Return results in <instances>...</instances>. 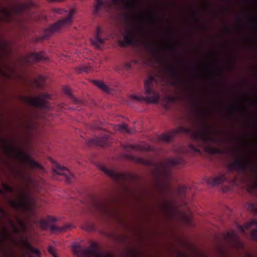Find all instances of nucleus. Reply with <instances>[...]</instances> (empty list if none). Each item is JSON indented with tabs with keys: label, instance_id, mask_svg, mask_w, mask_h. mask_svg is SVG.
Segmentation results:
<instances>
[{
	"label": "nucleus",
	"instance_id": "obj_42",
	"mask_svg": "<svg viewBox=\"0 0 257 257\" xmlns=\"http://www.w3.org/2000/svg\"><path fill=\"white\" fill-rule=\"evenodd\" d=\"M224 31L226 33L229 34L231 32L230 29L227 27L225 26L224 28Z\"/></svg>",
	"mask_w": 257,
	"mask_h": 257
},
{
	"label": "nucleus",
	"instance_id": "obj_43",
	"mask_svg": "<svg viewBox=\"0 0 257 257\" xmlns=\"http://www.w3.org/2000/svg\"><path fill=\"white\" fill-rule=\"evenodd\" d=\"M190 147L192 150H193L194 151H195V152H200V151L199 150V149H198L197 147H196L194 146L193 145H190Z\"/></svg>",
	"mask_w": 257,
	"mask_h": 257
},
{
	"label": "nucleus",
	"instance_id": "obj_26",
	"mask_svg": "<svg viewBox=\"0 0 257 257\" xmlns=\"http://www.w3.org/2000/svg\"><path fill=\"white\" fill-rule=\"evenodd\" d=\"M64 92L73 101V102L76 104H78L82 102L81 99L76 98L72 93L71 90L70 88L68 86H65L63 88Z\"/></svg>",
	"mask_w": 257,
	"mask_h": 257
},
{
	"label": "nucleus",
	"instance_id": "obj_40",
	"mask_svg": "<svg viewBox=\"0 0 257 257\" xmlns=\"http://www.w3.org/2000/svg\"><path fill=\"white\" fill-rule=\"evenodd\" d=\"M0 212L4 215V216H7V213L5 209L0 207Z\"/></svg>",
	"mask_w": 257,
	"mask_h": 257
},
{
	"label": "nucleus",
	"instance_id": "obj_56",
	"mask_svg": "<svg viewBox=\"0 0 257 257\" xmlns=\"http://www.w3.org/2000/svg\"><path fill=\"white\" fill-rule=\"evenodd\" d=\"M4 232L5 234H7L8 233L6 229L4 230Z\"/></svg>",
	"mask_w": 257,
	"mask_h": 257
},
{
	"label": "nucleus",
	"instance_id": "obj_33",
	"mask_svg": "<svg viewBox=\"0 0 257 257\" xmlns=\"http://www.w3.org/2000/svg\"><path fill=\"white\" fill-rule=\"evenodd\" d=\"M98 208L100 210V211L105 214H109V209L108 207L104 204L99 203L98 204Z\"/></svg>",
	"mask_w": 257,
	"mask_h": 257
},
{
	"label": "nucleus",
	"instance_id": "obj_29",
	"mask_svg": "<svg viewBox=\"0 0 257 257\" xmlns=\"http://www.w3.org/2000/svg\"><path fill=\"white\" fill-rule=\"evenodd\" d=\"M93 84L96 85L99 88L101 89L103 91L109 93L110 88L105 85L104 82L102 81L93 80Z\"/></svg>",
	"mask_w": 257,
	"mask_h": 257
},
{
	"label": "nucleus",
	"instance_id": "obj_4",
	"mask_svg": "<svg viewBox=\"0 0 257 257\" xmlns=\"http://www.w3.org/2000/svg\"><path fill=\"white\" fill-rule=\"evenodd\" d=\"M2 187L6 192L16 193L18 195L19 198L17 200L9 201V204L13 209L17 211L28 209L30 206V197L28 194H25L21 188L16 191L13 187L6 183H3Z\"/></svg>",
	"mask_w": 257,
	"mask_h": 257
},
{
	"label": "nucleus",
	"instance_id": "obj_16",
	"mask_svg": "<svg viewBox=\"0 0 257 257\" xmlns=\"http://www.w3.org/2000/svg\"><path fill=\"white\" fill-rule=\"evenodd\" d=\"M18 157L23 161L26 162L30 167L32 168H39L42 169L43 167L37 162L31 159L26 153L23 152H18Z\"/></svg>",
	"mask_w": 257,
	"mask_h": 257
},
{
	"label": "nucleus",
	"instance_id": "obj_24",
	"mask_svg": "<svg viewBox=\"0 0 257 257\" xmlns=\"http://www.w3.org/2000/svg\"><path fill=\"white\" fill-rule=\"evenodd\" d=\"M24 244L25 248L31 253L36 255L37 257H41V253L39 249L32 246L30 243L27 240L24 241Z\"/></svg>",
	"mask_w": 257,
	"mask_h": 257
},
{
	"label": "nucleus",
	"instance_id": "obj_60",
	"mask_svg": "<svg viewBox=\"0 0 257 257\" xmlns=\"http://www.w3.org/2000/svg\"><path fill=\"white\" fill-rule=\"evenodd\" d=\"M169 47H170V48H172V46H169Z\"/></svg>",
	"mask_w": 257,
	"mask_h": 257
},
{
	"label": "nucleus",
	"instance_id": "obj_3",
	"mask_svg": "<svg viewBox=\"0 0 257 257\" xmlns=\"http://www.w3.org/2000/svg\"><path fill=\"white\" fill-rule=\"evenodd\" d=\"M156 83L155 78L154 76H149L148 79L144 81L146 96L132 95L131 98L141 102L158 103L160 99V94L155 89V85Z\"/></svg>",
	"mask_w": 257,
	"mask_h": 257
},
{
	"label": "nucleus",
	"instance_id": "obj_38",
	"mask_svg": "<svg viewBox=\"0 0 257 257\" xmlns=\"http://www.w3.org/2000/svg\"><path fill=\"white\" fill-rule=\"evenodd\" d=\"M210 151L211 153H214V154H221L222 153V151L218 148H210Z\"/></svg>",
	"mask_w": 257,
	"mask_h": 257
},
{
	"label": "nucleus",
	"instance_id": "obj_47",
	"mask_svg": "<svg viewBox=\"0 0 257 257\" xmlns=\"http://www.w3.org/2000/svg\"><path fill=\"white\" fill-rule=\"evenodd\" d=\"M194 18L197 23H200V20L196 17V14H194Z\"/></svg>",
	"mask_w": 257,
	"mask_h": 257
},
{
	"label": "nucleus",
	"instance_id": "obj_59",
	"mask_svg": "<svg viewBox=\"0 0 257 257\" xmlns=\"http://www.w3.org/2000/svg\"><path fill=\"white\" fill-rule=\"evenodd\" d=\"M195 104L196 105H198V104H197L196 102H195Z\"/></svg>",
	"mask_w": 257,
	"mask_h": 257
},
{
	"label": "nucleus",
	"instance_id": "obj_53",
	"mask_svg": "<svg viewBox=\"0 0 257 257\" xmlns=\"http://www.w3.org/2000/svg\"><path fill=\"white\" fill-rule=\"evenodd\" d=\"M28 180L29 181V182H31L32 181V178L30 176H28Z\"/></svg>",
	"mask_w": 257,
	"mask_h": 257
},
{
	"label": "nucleus",
	"instance_id": "obj_41",
	"mask_svg": "<svg viewBox=\"0 0 257 257\" xmlns=\"http://www.w3.org/2000/svg\"><path fill=\"white\" fill-rule=\"evenodd\" d=\"M11 223L15 232L18 233L19 232V229L17 228V227L14 225V224L12 221H11Z\"/></svg>",
	"mask_w": 257,
	"mask_h": 257
},
{
	"label": "nucleus",
	"instance_id": "obj_48",
	"mask_svg": "<svg viewBox=\"0 0 257 257\" xmlns=\"http://www.w3.org/2000/svg\"><path fill=\"white\" fill-rule=\"evenodd\" d=\"M18 219V221L19 222V223L21 225L24 226V224H23V223L22 222V221H21L19 218H18V219Z\"/></svg>",
	"mask_w": 257,
	"mask_h": 257
},
{
	"label": "nucleus",
	"instance_id": "obj_6",
	"mask_svg": "<svg viewBox=\"0 0 257 257\" xmlns=\"http://www.w3.org/2000/svg\"><path fill=\"white\" fill-rule=\"evenodd\" d=\"M74 13V11H71L69 13L68 16L59 20L46 29L44 32V38L48 37L52 33L59 31L61 27L70 25L72 23V17Z\"/></svg>",
	"mask_w": 257,
	"mask_h": 257
},
{
	"label": "nucleus",
	"instance_id": "obj_21",
	"mask_svg": "<svg viewBox=\"0 0 257 257\" xmlns=\"http://www.w3.org/2000/svg\"><path fill=\"white\" fill-rule=\"evenodd\" d=\"M125 156L127 159L131 160L137 163L149 166L152 165V162L150 160H146L139 157H137L129 154H126L125 155Z\"/></svg>",
	"mask_w": 257,
	"mask_h": 257
},
{
	"label": "nucleus",
	"instance_id": "obj_36",
	"mask_svg": "<svg viewBox=\"0 0 257 257\" xmlns=\"http://www.w3.org/2000/svg\"><path fill=\"white\" fill-rule=\"evenodd\" d=\"M48 251L53 257H59L55 251V248L52 246H49L48 247Z\"/></svg>",
	"mask_w": 257,
	"mask_h": 257
},
{
	"label": "nucleus",
	"instance_id": "obj_61",
	"mask_svg": "<svg viewBox=\"0 0 257 257\" xmlns=\"http://www.w3.org/2000/svg\"><path fill=\"white\" fill-rule=\"evenodd\" d=\"M232 62H233V63H234V60H232Z\"/></svg>",
	"mask_w": 257,
	"mask_h": 257
},
{
	"label": "nucleus",
	"instance_id": "obj_63",
	"mask_svg": "<svg viewBox=\"0 0 257 257\" xmlns=\"http://www.w3.org/2000/svg\"><path fill=\"white\" fill-rule=\"evenodd\" d=\"M255 121L257 122V119H255Z\"/></svg>",
	"mask_w": 257,
	"mask_h": 257
},
{
	"label": "nucleus",
	"instance_id": "obj_30",
	"mask_svg": "<svg viewBox=\"0 0 257 257\" xmlns=\"http://www.w3.org/2000/svg\"><path fill=\"white\" fill-rule=\"evenodd\" d=\"M45 78L44 76H39L37 79L35 80V83L37 87L40 89H43L45 86Z\"/></svg>",
	"mask_w": 257,
	"mask_h": 257
},
{
	"label": "nucleus",
	"instance_id": "obj_37",
	"mask_svg": "<svg viewBox=\"0 0 257 257\" xmlns=\"http://www.w3.org/2000/svg\"><path fill=\"white\" fill-rule=\"evenodd\" d=\"M25 127L28 130V135H30V131L34 128V124L31 122H27L25 124Z\"/></svg>",
	"mask_w": 257,
	"mask_h": 257
},
{
	"label": "nucleus",
	"instance_id": "obj_49",
	"mask_svg": "<svg viewBox=\"0 0 257 257\" xmlns=\"http://www.w3.org/2000/svg\"><path fill=\"white\" fill-rule=\"evenodd\" d=\"M131 64H130L129 63H127V64H126V68H127V69H130V68H131Z\"/></svg>",
	"mask_w": 257,
	"mask_h": 257
},
{
	"label": "nucleus",
	"instance_id": "obj_19",
	"mask_svg": "<svg viewBox=\"0 0 257 257\" xmlns=\"http://www.w3.org/2000/svg\"><path fill=\"white\" fill-rule=\"evenodd\" d=\"M28 61L29 62H39L41 61H45L47 59L45 53L44 51H41L39 53L32 52L29 55Z\"/></svg>",
	"mask_w": 257,
	"mask_h": 257
},
{
	"label": "nucleus",
	"instance_id": "obj_57",
	"mask_svg": "<svg viewBox=\"0 0 257 257\" xmlns=\"http://www.w3.org/2000/svg\"><path fill=\"white\" fill-rule=\"evenodd\" d=\"M254 41L256 42H257V37H255L254 38Z\"/></svg>",
	"mask_w": 257,
	"mask_h": 257
},
{
	"label": "nucleus",
	"instance_id": "obj_8",
	"mask_svg": "<svg viewBox=\"0 0 257 257\" xmlns=\"http://www.w3.org/2000/svg\"><path fill=\"white\" fill-rule=\"evenodd\" d=\"M142 30V29L139 27H133L125 30L123 43L134 46L139 43L141 40L140 35Z\"/></svg>",
	"mask_w": 257,
	"mask_h": 257
},
{
	"label": "nucleus",
	"instance_id": "obj_45",
	"mask_svg": "<svg viewBox=\"0 0 257 257\" xmlns=\"http://www.w3.org/2000/svg\"><path fill=\"white\" fill-rule=\"evenodd\" d=\"M250 102L252 104L256 105H257V100H253L250 101Z\"/></svg>",
	"mask_w": 257,
	"mask_h": 257
},
{
	"label": "nucleus",
	"instance_id": "obj_1",
	"mask_svg": "<svg viewBox=\"0 0 257 257\" xmlns=\"http://www.w3.org/2000/svg\"><path fill=\"white\" fill-rule=\"evenodd\" d=\"M199 113L200 117L192 118L190 119V127L178 126L168 134L160 135L159 139L169 143L175 136L184 133L190 136L193 140L204 145L215 143L216 139L212 136L214 131L206 122L204 119L207 112L204 110H200L199 111Z\"/></svg>",
	"mask_w": 257,
	"mask_h": 257
},
{
	"label": "nucleus",
	"instance_id": "obj_18",
	"mask_svg": "<svg viewBox=\"0 0 257 257\" xmlns=\"http://www.w3.org/2000/svg\"><path fill=\"white\" fill-rule=\"evenodd\" d=\"M226 180L227 178L223 174H220L219 176L215 177H206L205 178L206 182L212 186L221 184Z\"/></svg>",
	"mask_w": 257,
	"mask_h": 257
},
{
	"label": "nucleus",
	"instance_id": "obj_50",
	"mask_svg": "<svg viewBox=\"0 0 257 257\" xmlns=\"http://www.w3.org/2000/svg\"><path fill=\"white\" fill-rule=\"evenodd\" d=\"M165 18V16L164 14H162V17H159L158 18L160 19H164Z\"/></svg>",
	"mask_w": 257,
	"mask_h": 257
},
{
	"label": "nucleus",
	"instance_id": "obj_9",
	"mask_svg": "<svg viewBox=\"0 0 257 257\" xmlns=\"http://www.w3.org/2000/svg\"><path fill=\"white\" fill-rule=\"evenodd\" d=\"M51 99V96L50 94H43L41 96L27 98V101L35 107L48 109L49 108L48 100Z\"/></svg>",
	"mask_w": 257,
	"mask_h": 257
},
{
	"label": "nucleus",
	"instance_id": "obj_25",
	"mask_svg": "<svg viewBox=\"0 0 257 257\" xmlns=\"http://www.w3.org/2000/svg\"><path fill=\"white\" fill-rule=\"evenodd\" d=\"M115 128L121 132L126 133L129 134H132L136 132L135 128H128L125 123L118 124L115 126Z\"/></svg>",
	"mask_w": 257,
	"mask_h": 257
},
{
	"label": "nucleus",
	"instance_id": "obj_10",
	"mask_svg": "<svg viewBox=\"0 0 257 257\" xmlns=\"http://www.w3.org/2000/svg\"><path fill=\"white\" fill-rule=\"evenodd\" d=\"M185 163L184 160L180 157L172 158H167L164 161L157 165V167L160 171L166 172L169 171L171 168L176 167Z\"/></svg>",
	"mask_w": 257,
	"mask_h": 257
},
{
	"label": "nucleus",
	"instance_id": "obj_13",
	"mask_svg": "<svg viewBox=\"0 0 257 257\" xmlns=\"http://www.w3.org/2000/svg\"><path fill=\"white\" fill-rule=\"evenodd\" d=\"M231 168L241 172H245L251 167V162L245 157L236 159L231 165Z\"/></svg>",
	"mask_w": 257,
	"mask_h": 257
},
{
	"label": "nucleus",
	"instance_id": "obj_51",
	"mask_svg": "<svg viewBox=\"0 0 257 257\" xmlns=\"http://www.w3.org/2000/svg\"><path fill=\"white\" fill-rule=\"evenodd\" d=\"M4 194V190L0 188V194Z\"/></svg>",
	"mask_w": 257,
	"mask_h": 257
},
{
	"label": "nucleus",
	"instance_id": "obj_39",
	"mask_svg": "<svg viewBox=\"0 0 257 257\" xmlns=\"http://www.w3.org/2000/svg\"><path fill=\"white\" fill-rule=\"evenodd\" d=\"M187 190V187L186 186L179 187L178 188V192L181 195H183Z\"/></svg>",
	"mask_w": 257,
	"mask_h": 257
},
{
	"label": "nucleus",
	"instance_id": "obj_44",
	"mask_svg": "<svg viewBox=\"0 0 257 257\" xmlns=\"http://www.w3.org/2000/svg\"><path fill=\"white\" fill-rule=\"evenodd\" d=\"M251 188L253 190H255L257 189V181L255 183V184L251 186Z\"/></svg>",
	"mask_w": 257,
	"mask_h": 257
},
{
	"label": "nucleus",
	"instance_id": "obj_14",
	"mask_svg": "<svg viewBox=\"0 0 257 257\" xmlns=\"http://www.w3.org/2000/svg\"><path fill=\"white\" fill-rule=\"evenodd\" d=\"M255 227V229H253L251 230L250 235L251 238L254 240H257V220L253 219L250 222H248L245 223L244 226L239 225L238 226L239 229L244 234H246L245 230L249 229L252 226Z\"/></svg>",
	"mask_w": 257,
	"mask_h": 257
},
{
	"label": "nucleus",
	"instance_id": "obj_27",
	"mask_svg": "<svg viewBox=\"0 0 257 257\" xmlns=\"http://www.w3.org/2000/svg\"><path fill=\"white\" fill-rule=\"evenodd\" d=\"M111 4L116 7H119L121 4H125L127 3L128 7H132L133 3L132 0H110Z\"/></svg>",
	"mask_w": 257,
	"mask_h": 257
},
{
	"label": "nucleus",
	"instance_id": "obj_15",
	"mask_svg": "<svg viewBox=\"0 0 257 257\" xmlns=\"http://www.w3.org/2000/svg\"><path fill=\"white\" fill-rule=\"evenodd\" d=\"M100 169L105 174L107 175L113 180L116 182L124 180L126 178V175L125 174L116 173L113 170H109L105 166H101Z\"/></svg>",
	"mask_w": 257,
	"mask_h": 257
},
{
	"label": "nucleus",
	"instance_id": "obj_31",
	"mask_svg": "<svg viewBox=\"0 0 257 257\" xmlns=\"http://www.w3.org/2000/svg\"><path fill=\"white\" fill-rule=\"evenodd\" d=\"M224 238L226 239L233 240L237 239V236L234 230H232L230 232H227L225 235Z\"/></svg>",
	"mask_w": 257,
	"mask_h": 257
},
{
	"label": "nucleus",
	"instance_id": "obj_23",
	"mask_svg": "<svg viewBox=\"0 0 257 257\" xmlns=\"http://www.w3.org/2000/svg\"><path fill=\"white\" fill-rule=\"evenodd\" d=\"M146 47L149 52L153 56H160L158 47L149 43H146Z\"/></svg>",
	"mask_w": 257,
	"mask_h": 257
},
{
	"label": "nucleus",
	"instance_id": "obj_34",
	"mask_svg": "<svg viewBox=\"0 0 257 257\" xmlns=\"http://www.w3.org/2000/svg\"><path fill=\"white\" fill-rule=\"evenodd\" d=\"M90 70L91 68L89 66H82L78 69L77 72L78 73H81L82 72H84L86 73H88Z\"/></svg>",
	"mask_w": 257,
	"mask_h": 257
},
{
	"label": "nucleus",
	"instance_id": "obj_7",
	"mask_svg": "<svg viewBox=\"0 0 257 257\" xmlns=\"http://www.w3.org/2000/svg\"><path fill=\"white\" fill-rule=\"evenodd\" d=\"M74 253L80 257H102L98 250L97 245L92 242L89 247L83 249L77 245L74 248Z\"/></svg>",
	"mask_w": 257,
	"mask_h": 257
},
{
	"label": "nucleus",
	"instance_id": "obj_46",
	"mask_svg": "<svg viewBox=\"0 0 257 257\" xmlns=\"http://www.w3.org/2000/svg\"><path fill=\"white\" fill-rule=\"evenodd\" d=\"M63 0H49L50 2L55 3V2H61Z\"/></svg>",
	"mask_w": 257,
	"mask_h": 257
},
{
	"label": "nucleus",
	"instance_id": "obj_22",
	"mask_svg": "<svg viewBox=\"0 0 257 257\" xmlns=\"http://www.w3.org/2000/svg\"><path fill=\"white\" fill-rule=\"evenodd\" d=\"M108 136L104 135L101 138L92 139L90 143H95L99 146L104 147L108 145Z\"/></svg>",
	"mask_w": 257,
	"mask_h": 257
},
{
	"label": "nucleus",
	"instance_id": "obj_58",
	"mask_svg": "<svg viewBox=\"0 0 257 257\" xmlns=\"http://www.w3.org/2000/svg\"><path fill=\"white\" fill-rule=\"evenodd\" d=\"M169 100H171L173 99V98L172 97H169Z\"/></svg>",
	"mask_w": 257,
	"mask_h": 257
},
{
	"label": "nucleus",
	"instance_id": "obj_55",
	"mask_svg": "<svg viewBox=\"0 0 257 257\" xmlns=\"http://www.w3.org/2000/svg\"><path fill=\"white\" fill-rule=\"evenodd\" d=\"M13 150H16V149H15V148H13L10 149L9 150V151H10V152H11V151H13Z\"/></svg>",
	"mask_w": 257,
	"mask_h": 257
},
{
	"label": "nucleus",
	"instance_id": "obj_28",
	"mask_svg": "<svg viewBox=\"0 0 257 257\" xmlns=\"http://www.w3.org/2000/svg\"><path fill=\"white\" fill-rule=\"evenodd\" d=\"M123 149L126 151H131L132 150H146V151H150L151 150V147L150 146H147L144 148H142V147L140 146H137L135 145H126L124 146Z\"/></svg>",
	"mask_w": 257,
	"mask_h": 257
},
{
	"label": "nucleus",
	"instance_id": "obj_32",
	"mask_svg": "<svg viewBox=\"0 0 257 257\" xmlns=\"http://www.w3.org/2000/svg\"><path fill=\"white\" fill-rule=\"evenodd\" d=\"M247 209L250 212L257 214V204L254 203H248L247 204Z\"/></svg>",
	"mask_w": 257,
	"mask_h": 257
},
{
	"label": "nucleus",
	"instance_id": "obj_12",
	"mask_svg": "<svg viewBox=\"0 0 257 257\" xmlns=\"http://www.w3.org/2000/svg\"><path fill=\"white\" fill-rule=\"evenodd\" d=\"M56 221V219L50 216H48L47 220H42L40 222V224L41 227L44 229L50 228L52 231L63 232L67 231L69 228L71 227V225H68L64 226L62 227H59L54 225L49 224V222H54Z\"/></svg>",
	"mask_w": 257,
	"mask_h": 257
},
{
	"label": "nucleus",
	"instance_id": "obj_5",
	"mask_svg": "<svg viewBox=\"0 0 257 257\" xmlns=\"http://www.w3.org/2000/svg\"><path fill=\"white\" fill-rule=\"evenodd\" d=\"M162 69L163 75L166 77H169L177 80L182 83L187 90L189 89L188 85L185 83L182 77L180 69L176 66L169 65L165 60L162 62Z\"/></svg>",
	"mask_w": 257,
	"mask_h": 257
},
{
	"label": "nucleus",
	"instance_id": "obj_35",
	"mask_svg": "<svg viewBox=\"0 0 257 257\" xmlns=\"http://www.w3.org/2000/svg\"><path fill=\"white\" fill-rule=\"evenodd\" d=\"M247 21L251 24V27L254 30L255 35L257 34V22L252 21L248 17H246Z\"/></svg>",
	"mask_w": 257,
	"mask_h": 257
},
{
	"label": "nucleus",
	"instance_id": "obj_2",
	"mask_svg": "<svg viewBox=\"0 0 257 257\" xmlns=\"http://www.w3.org/2000/svg\"><path fill=\"white\" fill-rule=\"evenodd\" d=\"M32 3H22L12 6L10 9L4 6L0 7V22L9 24H18L24 25L22 18L25 12L28 11Z\"/></svg>",
	"mask_w": 257,
	"mask_h": 257
},
{
	"label": "nucleus",
	"instance_id": "obj_62",
	"mask_svg": "<svg viewBox=\"0 0 257 257\" xmlns=\"http://www.w3.org/2000/svg\"><path fill=\"white\" fill-rule=\"evenodd\" d=\"M239 244H240V245H242L241 243H240V242H239Z\"/></svg>",
	"mask_w": 257,
	"mask_h": 257
},
{
	"label": "nucleus",
	"instance_id": "obj_20",
	"mask_svg": "<svg viewBox=\"0 0 257 257\" xmlns=\"http://www.w3.org/2000/svg\"><path fill=\"white\" fill-rule=\"evenodd\" d=\"M102 31L100 27H98L96 29L95 37L94 39H91L90 41L92 45L97 48H100V46L104 42V39L101 38Z\"/></svg>",
	"mask_w": 257,
	"mask_h": 257
},
{
	"label": "nucleus",
	"instance_id": "obj_52",
	"mask_svg": "<svg viewBox=\"0 0 257 257\" xmlns=\"http://www.w3.org/2000/svg\"><path fill=\"white\" fill-rule=\"evenodd\" d=\"M238 108H238V107L237 106H236V105H234V106H233V109H234V110H236V109H238Z\"/></svg>",
	"mask_w": 257,
	"mask_h": 257
},
{
	"label": "nucleus",
	"instance_id": "obj_54",
	"mask_svg": "<svg viewBox=\"0 0 257 257\" xmlns=\"http://www.w3.org/2000/svg\"><path fill=\"white\" fill-rule=\"evenodd\" d=\"M57 13H59V14H62V10H58L57 11Z\"/></svg>",
	"mask_w": 257,
	"mask_h": 257
},
{
	"label": "nucleus",
	"instance_id": "obj_11",
	"mask_svg": "<svg viewBox=\"0 0 257 257\" xmlns=\"http://www.w3.org/2000/svg\"><path fill=\"white\" fill-rule=\"evenodd\" d=\"M53 176H62L65 179L67 183H70L73 178V175L66 168L61 166L58 164H56L53 167Z\"/></svg>",
	"mask_w": 257,
	"mask_h": 257
},
{
	"label": "nucleus",
	"instance_id": "obj_17",
	"mask_svg": "<svg viewBox=\"0 0 257 257\" xmlns=\"http://www.w3.org/2000/svg\"><path fill=\"white\" fill-rule=\"evenodd\" d=\"M109 4L106 0H96L93 13L96 15H100L102 12L107 11L109 9Z\"/></svg>",
	"mask_w": 257,
	"mask_h": 257
}]
</instances>
